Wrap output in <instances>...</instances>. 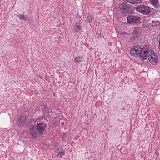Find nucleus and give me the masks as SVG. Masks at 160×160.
Wrapping results in <instances>:
<instances>
[{
    "instance_id": "17",
    "label": "nucleus",
    "mask_w": 160,
    "mask_h": 160,
    "mask_svg": "<svg viewBox=\"0 0 160 160\" xmlns=\"http://www.w3.org/2000/svg\"><path fill=\"white\" fill-rule=\"evenodd\" d=\"M80 28V27L79 25H77L76 26L75 28V31L77 32H78L79 31Z\"/></svg>"
},
{
    "instance_id": "22",
    "label": "nucleus",
    "mask_w": 160,
    "mask_h": 160,
    "mask_svg": "<svg viewBox=\"0 0 160 160\" xmlns=\"http://www.w3.org/2000/svg\"><path fill=\"white\" fill-rule=\"evenodd\" d=\"M158 22V21H155V22Z\"/></svg>"
},
{
    "instance_id": "3",
    "label": "nucleus",
    "mask_w": 160,
    "mask_h": 160,
    "mask_svg": "<svg viewBox=\"0 0 160 160\" xmlns=\"http://www.w3.org/2000/svg\"><path fill=\"white\" fill-rule=\"evenodd\" d=\"M47 125L46 124L43 122H37V128L39 134H43L44 131L46 128Z\"/></svg>"
},
{
    "instance_id": "5",
    "label": "nucleus",
    "mask_w": 160,
    "mask_h": 160,
    "mask_svg": "<svg viewBox=\"0 0 160 160\" xmlns=\"http://www.w3.org/2000/svg\"><path fill=\"white\" fill-rule=\"evenodd\" d=\"M30 132L31 136L33 138L37 137L39 134L37 128L33 125H31L30 128Z\"/></svg>"
},
{
    "instance_id": "18",
    "label": "nucleus",
    "mask_w": 160,
    "mask_h": 160,
    "mask_svg": "<svg viewBox=\"0 0 160 160\" xmlns=\"http://www.w3.org/2000/svg\"><path fill=\"white\" fill-rule=\"evenodd\" d=\"M64 154V152L63 151L59 152L58 154V155L61 156H62Z\"/></svg>"
},
{
    "instance_id": "4",
    "label": "nucleus",
    "mask_w": 160,
    "mask_h": 160,
    "mask_svg": "<svg viewBox=\"0 0 160 160\" xmlns=\"http://www.w3.org/2000/svg\"><path fill=\"white\" fill-rule=\"evenodd\" d=\"M127 21L128 23L134 24L140 22V18L138 17L131 16L127 17Z\"/></svg>"
},
{
    "instance_id": "11",
    "label": "nucleus",
    "mask_w": 160,
    "mask_h": 160,
    "mask_svg": "<svg viewBox=\"0 0 160 160\" xmlns=\"http://www.w3.org/2000/svg\"><path fill=\"white\" fill-rule=\"evenodd\" d=\"M128 2L132 4H136L139 3L141 2L140 0H126Z\"/></svg>"
},
{
    "instance_id": "20",
    "label": "nucleus",
    "mask_w": 160,
    "mask_h": 160,
    "mask_svg": "<svg viewBox=\"0 0 160 160\" xmlns=\"http://www.w3.org/2000/svg\"><path fill=\"white\" fill-rule=\"evenodd\" d=\"M158 47H159V49L160 50V41H159V44Z\"/></svg>"
},
{
    "instance_id": "7",
    "label": "nucleus",
    "mask_w": 160,
    "mask_h": 160,
    "mask_svg": "<svg viewBox=\"0 0 160 160\" xmlns=\"http://www.w3.org/2000/svg\"><path fill=\"white\" fill-rule=\"evenodd\" d=\"M136 9L138 10H150L151 8L147 6H144L143 5H140L138 6L136 8Z\"/></svg>"
},
{
    "instance_id": "12",
    "label": "nucleus",
    "mask_w": 160,
    "mask_h": 160,
    "mask_svg": "<svg viewBox=\"0 0 160 160\" xmlns=\"http://www.w3.org/2000/svg\"><path fill=\"white\" fill-rule=\"evenodd\" d=\"M20 19H22L23 20L25 21L27 20L28 17L27 16L23 15H16Z\"/></svg>"
},
{
    "instance_id": "1",
    "label": "nucleus",
    "mask_w": 160,
    "mask_h": 160,
    "mask_svg": "<svg viewBox=\"0 0 160 160\" xmlns=\"http://www.w3.org/2000/svg\"><path fill=\"white\" fill-rule=\"evenodd\" d=\"M148 45H144L142 48L140 46L135 45L133 46L130 51V54L132 56L137 57L139 56L142 60L146 59L149 53Z\"/></svg>"
},
{
    "instance_id": "15",
    "label": "nucleus",
    "mask_w": 160,
    "mask_h": 160,
    "mask_svg": "<svg viewBox=\"0 0 160 160\" xmlns=\"http://www.w3.org/2000/svg\"><path fill=\"white\" fill-rule=\"evenodd\" d=\"M139 12L143 14L148 15L149 14L150 11H139Z\"/></svg>"
},
{
    "instance_id": "21",
    "label": "nucleus",
    "mask_w": 160,
    "mask_h": 160,
    "mask_svg": "<svg viewBox=\"0 0 160 160\" xmlns=\"http://www.w3.org/2000/svg\"><path fill=\"white\" fill-rule=\"evenodd\" d=\"M152 23H154V21H152Z\"/></svg>"
},
{
    "instance_id": "6",
    "label": "nucleus",
    "mask_w": 160,
    "mask_h": 160,
    "mask_svg": "<svg viewBox=\"0 0 160 160\" xmlns=\"http://www.w3.org/2000/svg\"><path fill=\"white\" fill-rule=\"evenodd\" d=\"M26 115L21 116L18 118L17 121V124L18 126H21L24 125L26 121Z\"/></svg>"
},
{
    "instance_id": "13",
    "label": "nucleus",
    "mask_w": 160,
    "mask_h": 160,
    "mask_svg": "<svg viewBox=\"0 0 160 160\" xmlns=\"http://www.w3.org/2000/svg\"><path fill=\"white\" fill-rule=\"evenodd\" d=\"M132 11H121V14L123 16H127L130 13H132Z\"/></svg>"
},
{
    "instance_id": "19",
    "label": "nucleus",
    "mask_w": 160,
    "mask_h": 160,
    "mask_svg": "<svg viewBox=\"0 0 160 160\" xmlns=\"http://www.w3.org/2000/svg\"><path fill=\"white\" fill-rule=\"evenodd\" d=\"M133 34H134L135 35H138V34H139L138 31L137 30H135L134 31V33Z\"/></svg>"
},
{
    "instance_id": "2",
    "label": "nucleus",
    "mask_w": 160,
    "mask_h": 160,
    "mask_svg": "<svg viewBox=\"0 0 160 160\" xmlns=\"http://www.w3.org/2000/svg\"><path fill=\"white\" fill-rule=\"evenodd\" d=\"M148 59L149 62L153 65H156L157 63L158 58L157 55L154 53V51L151 50L148 55Z\"/></svg>"
},
{
    "instance_id": "9",
    "label": "nucleus",
    "mask_w": 160,
    "mask_h": 160,
    "mask_svg": "<svg viewBox=\"0 0 160 160\" xmlns=\"http://www.w3.org/2000/svg\"><path fill=\"white\" fill-rule=\"evenodd\" d=\"M151 3L156 8L160 7L158 0H151Z\"/></svg>"
},
{
    "instance_id": "10",
    "label": "nucleus",
    "mask_w": 160,
    "mask_h": 160,
    "mask_svg": "<svg viewBox=\"0 0 160 160\" xmlns=\"http://www.w3.org/2000/svg\"><path fill=\"white\" fill-rule=\"evenodd\" d=\"M83 58L82 56H80L79 57H77L74 59L75 62H79L83 61Z\"/></svg>"
},
{
    "instance_id": "8",
    "label": "nucleus",
    "mask_w": 160,
    "mask_h": 160,
    "mask_svg": "<svg viewBox=\"0 0 160 160\" xmlns=\"http://www.w3.org/2000/svg\"><path fill=\"white\" fill-rule=\"evenodd\" d=\"M118 8L120 10H129L130 9V7L126 5L125 4L120 5Z\"/></svg>"
},
{
    "instance_id": "16",
    "label": "nucleus",
    "mask_w": 160,
    "mask_h": 160,
    "mask_svg": "<svg viewBox=\"0 0 160 160\" xmlns=\"http://www.w3.org/2000/svg\"><path fill=\"white\" fill-rule=\"evenodd\" d=\"M92 17L91 15H88L87 17V21L88 22L90 23L92 21Z\"/></svg>"
},
{
    "instance_id": "14",
    "label": "nucleus",
    "mask_w": 160,
    "mask_h": 160,
    "mask_svg": "<svg viewBox=\"0 0 160 160\" xmlns=\"http://www.w3.org/2000/svg\"><path fill=\"white\" fill-rule=\"evenodd\" d=\"M138 35L133 33L132 34L131 37L132 40H137L138 39Z\"/></svg>"
}]
</instances>
